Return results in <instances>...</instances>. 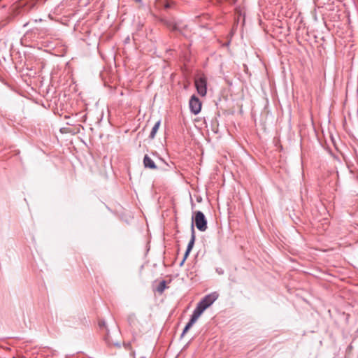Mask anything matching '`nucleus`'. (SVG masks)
<instances>
[{
	"label": "nucleus",
	"mask_w": 358,
	"mask_h": 358,
	"mask_svg": "<svg viewBox=\"0 0 358 358\" xmlns=\"http://www.w3.org/2000/svg\"><path fill=\"white\" fill-rule=\"evenodd\" d=\"M99 326L101 329L105 331L104 340L108 345L120 347V333L116 327L110 332L107 328L105 321L102 320L99 321Z\"/></svg>",
	"instance_id": "1"
},
{
	"label": "nucleus",
	"mask_w": 358,
	"mask_h": 358,
	"mask_svg": "<svg viewBox=\"0 0 358 358\" xmlns=\"http://www.w3.org/2000/svg\"><path fill=\"white\" fill-rule=\"evenodd\" d=\"M218 296L219 294L216 292L206 295L198 303L192 314L199 318L203 311L210 307L217 299Z\"/></svg>",
	"instance_id": "2"
},
{
	"label": "nucleus",
	"mask_w": 358,
	"mask_h": 358,
	"mask_svg": "<svg viewBox=\"0 0 358 358\" xmlns=\"http://www.w3.org/2000/svg\"><path fill=\"white\" fill-rule=\"evenodd\" d=\"M193 222L195 223V226L200 231H205L207 229V220L204 214L201 211H196L193 217Z\"/></svg>",
	"instance_id": "3"
},
{
	"label": "nucleus",
	"mask_w": 358,
	"mask_h": 358,
	"mask_svg": "<svg viewBox=\"0 0 358 358\" xmlns=\"http://www.w3.org/2000/svg\"><path fill=\"white\" fill-rule=\"evenodd\" d=\"M195 86L197 92L202 96H206L207 92V81L205 77H200L195 80Z\"/></svg>",
	"instance_id": "4"
},
{
	"label": "nucleus",
	"mask_w": 358,
	"mask_h": 358,
	"mask_svg": "<svg viewBox=\"0 0 358 358\" xmlns=\"http://www.w3.org/2000/svg\"><path fill=\"white\" fill-rule=\"evenodd\" d=\"M189 105L191 112L194 115H197L201 111V102L195 95L191 96Z\"/></svg>",
	"instance_id": "5"
},
{
	"label": "nucleus",
	"mask_w": 358,
	"mask_h": 358,
	"mask_svg": "<svg viewBox=\"0 0 358 358\" xmlns=\"http://www.w3.org/2000/svg\"><path fill=\"white\" fill-rule=\"evenodd\" d=\"M195 238H196V236H195V231H194V226H193V224H192V227H191V239L187 245V250H186V252L184 255V257H183V259L182 260V262H180V265L182 266L185 261L186 260L187 257L189 256V252H191L193 246H194V242H195Z\"/></svg>",
	"instance_id": "6"
},
{
	"label": "nucleus",
	"mask_w": 358,
	"mask_h": 358,
	"mask_svg": "<svg viewBox=\"0 0 358 358\" xmlns=\"http://www.w3.org/2000/svg\"><path fill=\"white\" fill-rule=\"evenodd\" d=\"M143 164L145 168H149L151 169H156L157 166L153 162V160L147 155L144 156L143 158Z\"/></svg>",
	"instance_id": "7"
},
{
	"label": "nucleus",
	"mask_w": 358,
	"mask_h": 358,
	"mask_svg": "<svg viewBox=\"0 0 358 358\" xmlns=\"http://www.w3.org/2000/svg\"><path fill=\"white\" fill-rule=\"evenodd\" d=\"M197 320L198 317L192 314L189 321L186 324L182 331V336H184L188 331V330L194 325V324L196 322Z\"/></svg>",
	"instance_id": "8"
},
{
	"label": "nucleus",
	"mask_w": 358,
	"mask_h": 358,
	"mask_svg": "<svg viewBox=\"0 0 358 358\" xmlns=\"http://www.w3.org/2000/svg\"><path fill=\"white\" fill-rule=\"evenodd\" d=\"M160 124H161V121L160 120H158L155 124V125L153 126L152 130H151V132L150 134V136H149V138H151V139H154L155 136H156V134L159 128V126H160Z\"/></svg>",
	"instance_id": "9"
},
{
	"label": "nucleus",
	"mask_w": 358,
	"mask_h": 358,
	"mask_svg": "<svg viewBox=\"0 0 358 358\" xmlns=\"http://www.w3.org/2000/svg\"><path fill=\"white\" fill-rule=\"evenodd\" d=\"M166 288V282L165 280H162L159 282V285L157 286V291L159 294H162Z\"/></svg>",
	"instance_id": "10"
},
{
	"label": "nucleus",
	"mask_w": 358,
	"mask_h": 358,
	"mask_svg": "<svg viewBox=\"0 0 358 358\" xmlns=\"http://www.w3.org/2000/svg\"><path fill=\"white\" fill-rule=\"evenodd\" d=\"M65 6V3L64 1L61 2L59 5H58L56 8L54 9V13L59 15L62 13V10L64 8Z\"/></svg>",
	"instance_id": "11"
},
{
	"label": "nucleus",
	"mask_w": 358,
	"mask_h": 358,
	"mask_svg": "<svg viewBox=\"0 0 358 358\" xmlns=\"http://www.w3.org/2000/svg\"><path fill=\"white\" fill-rule=\"evenodd\" d=\"M135 1L139 3H142V0H135Z\"/></svg>",
	"instance_id": "12"
},
{
	"label": "nucleus",
	"mask_w": 358,
	"mask_h": 358,
	"mask_svg": "<svg viewBox=\"0 0 358 358\" xmlns=\"http://www.w3.org/2000/svg\"><path fill=\"white\" fill-rule=\"evenodd\" d=\"M165 7H166V8H169V3H166V4L165 5Z\"/></svg>",
	"instance_id": "13"
},
{
	"label": "nucleus",
	"mask_w": 358,
	"mask_h": 358,
	"mask_svg": "<svg viewBox=\"0 0 358 358\" xmlns=\"http://www.w3.org/2000/svg\"><path fill=\"white\" fill-rule=\"evenodd\" d=\"M13 358H15V357H13Z\"/></svg>",
	"instance_id": "14"
}]
</instances>
